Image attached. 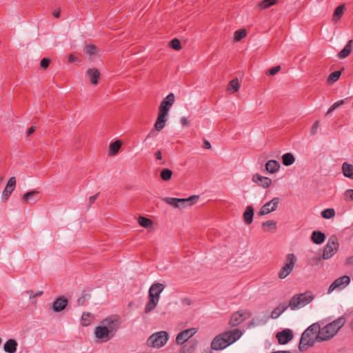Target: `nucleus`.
<instances>
[{
  "label": "nucleus",
  "mask_w": 353,
  "mask_h": 353,
  "mask_svg": "<svg viewBox=\"0 0 353 353\" xmlns=\"http://www.w3.org/2000/svg\"><path fill=\"white\" fill-rule=\"evenodd\" d=\"M199 198L198 195H192L186 199H179V202L185 203V207L191 206L198 201Z\"/></svg>",
  "instance_id": "473e14b6"
},
{
  "label": "nucleus",
  "mask_w": 353,
  "mask_h": 353,
  "mask_svg": "<svg viewBox=\"0 0 353 353\" xmlns=\"http://www.w3.org/2000/svg\"><path fill=\"white\" fill-rule=\"evenodd\" d=\"M164 288L165 285L162 283H153L149 290V297L153 298L154 300L159 301L160 299V294Z\"/></svg>",
  "instance_id": "f3484780"
},
{
  "label": "nucleus",
  "mask_w": 353,
  "mask_h": 353,
  "mask_svg": "<svg viewBox=\"0 0 353 353\" xmlns=\"http://www.w3.org/2000/svg\"><path fill=\"white\" fill-rule=\"evenodd\" d=\"M239 88L240 83H239L238 79H234L229 82L228 90L232 88L233 90V92H236L239 90Z\"/></svg>",
  "instance_id": "c03bdc74"
},
{
  "label": "nucleus",
  "mask_w": 353,
  "mask_h": 353,
  "mask_svg": "<svg viewBox=\"0 0 353 353\" xmlns=\"http://www.w3.org/2000/svg\"><path fill=\"white\" fill-rule=\"evenodd\" d=\"M16 186V179L12 176L8 180L7 185L2 194L3 201H6L10 197L12 192L14 191Z\"/></svg>",
  "instance_id": "a211bd4d"
},
{
  "label": "nucleus",
  "mask_w": 353,
  "mask_h": 353,
  "mask_svg": "<svg viewBox=\"0 0 353 353\" xmlns=\"http://www.w3.org/2000/svg\"><path fill=\"white\" fill-rule=\"evenodd\" d=\"M181 123L183 126H188L189 125V121L186 117H182L181 119Z\"/></svg>",
  "instance_id": "680f3d73"
},
{
  "label": "nucleus",
  "mask_w": 353,
  "mask_h": 353,
  "mask_svg": "<svg viewBox=\"0 0 353 353\" xmlns=\"http://www.w3.org/2000/svg\"><path fill=\"white\" fill-rule=\"evenodd\" d=\"M353 43V40L350 39L347 41L346 46L342 49L338 54V57L340 59H345L348 57L352 52V44Z\"/></svg>",
  "instance_id": "cd10ccee"
},
{
  "label": "nucleus",
  "mask_w": 353,
  "mask_h": 353,
  "mask_svg": "<svg viewBox=\"0 0 353 353\" xmlns=\"http://www.w3.org/2000/svg\"><path fill=\"white\" fill-rule=\"evenodd\" d=\"M97 48L92 44L86 45L84 48V52L90 57L97 54Z\"/></svg>",
  "instance_id": "58836bf2"
},
{
  "label": "nucleus",
  "mask_w": 353,
  "mask_h": 353,
  "mask_svg": "<svg viewBox=\"0 0 353 353\" xmlns=\"http://www.w3.org/2000/svg\"><path fill=\"white\" fill-rule=\"evenodd\" d=\"M175 101V97L173 93H170L165 98L161 101L159 108V114L168 116V112L171 106L174 104Z\"/></svg>",
  "instance_id": "1a4fd4ad"
},
{
  "label": "nucleus",
  "mask_w": 353,
  "mask_h": 353,
  "mask_svg": "<svg viewBox=\"0 0 353 353\" xmlns=\"http://www.w3.org/2000/svg\"><path fill=\"white\" fill-rule=\"evenodd\" d=\"M281 70V66L280 65H276L275 67H273L272 68H270V70H268L267 72H266V74L268 75H270V76H274L275 75L279 70Z\"/></svg>",
  "instance_id": "864d4df0"
},
{
  "label": "nucleus",
  "mask_w": 353,
  "mask_h": 353,
  "mask_svg": "<svg viewBox=\"0 0 353 353\" xmlns=\"http://www.w3.org/2000/svg\"><path fill=\"white\" fill-rule=\"evenodd\" d=\"M344 103L343 100H340L336 102H335L333 105H331V107L328 109L327 112H326V115L330 114L331 112H332L336 108L339 107L340 105H343Z\"/></svg>",
  "instance_id": "3c124183"
},
{
  "label": "nucleus",
  "mask_w": 353,
  "mask_h": 353,
  "mask_svg": "<svg viewBox=\"0 0 353 353\" xmlns=\"http://www.w3.org/2000/svg\"><path fill=\"white\" fill-rule=\"evenodd\" d=\"M77 61H78V58L76 56H74V54H70L68 56V63H73V62H75Z\"/></svg>",
  "instance_id": "bf43d9fd"
},
{
  "label": "nucleus",
  "mask_w": 353,
  "mask_h": 353,
  "mask_svg": "<svg viewBox=\"0 0 353 353\" xmlns=\"http://www.w3.org/2000/svg\"><path fill=\"white\" fill-rule=\"evenodd\" d=\"M100 324L106 327L111 335L114 336L121 325V317L117 314H112L103 319Z\"/></svg>",
  "instance_id": "39448f33"
},
{
  "label": "nucleus",
  "mask_w": 353,
  "mask_h": 353,
  "mask_svg": "<svg viewBox=\"0 0 353 353\" xmlns=\"http://www.w3.org/2000/svg\"><path fill=\"white\" fill-rule=\"evenodd\" d=\"M86 74L90 78V82L93 85H97L101 77L100 71L97 68H90L87 70Z\"/></svg>",
  "instance_id": "aec40b11"
},
{
  "label": "nucleus",
  "mask_w": 353,
  "mask_h": 353,
  "mask_svg": "<svg viewBox=\"0 0 353 353\" xmlns=\"http://www.w3.org/2000/svg\"><path fill=\"white\" fill-rule=\"evenodd\" d=\"M18 343L16 340L8 339L3 345V350L7 353H14L17 351Z\"/></svg>",
  "instance_id": "5701e85b"
},
{
  "label": "nucleus",
  "mask_w": 353,
  "mask_h": 353,
  "mask_svg": "<svg viewBox=\"0 0 353 353\" xmlns=\"http://www.w3.org/2000/svg\"><path fill=\"white\" fill-rule=\"evenodd\" d=\"M196 330L195 328L186 329L180 332L176 338V343L179 345H183L188 341L195 333Z\"/></svg>",
  "instance_id": "ddd939ff"
},
{
  "label": "nucleus",
  "mask_w": 353,
  "mask_h": 353,
  "mask_svg": "<svg viewBox=\"0 0 353 353\" xmlns=\"http://www.w3.org/2000/svg\"><path fill=\"white\" fill-rule=\"evenodd\" d=\"M288 307H290V303L288 304L285 303H280L272 311L270 317L274 319L278 318Z\"/></svg>",
  "instance_id": "412c9836"
},
{
  "label": "nucleus",
  "mask_w": 353,
  "mask_h": 353,
  "mask_svg": "<svg viewBox=\"0 0 353 353\" xmlns=\"http://www.w3.org/2000/svg\"><path fill=\"white\" fill-rule=\"evenodd\" d=\"M168 340V334L165 331H160L152 334L147 340V344L150 347H161Z\"/></svg>",
  "instance_id": "423d86ee"
},
{
  "label": "nucleus",
  "mask_w": 353,
  "mask_h": 353,
  "mask_svg": "<svg viewBox=\"0 0 353 353\" xmlns=\"http://www.w3.org/2000/svg\"><path fill=\"white\" fill-rule=\"evenodd\" d=\"M158 302L159 301L154 300L153 298L149 297V301L146 303L144 309L145 313L148 314L152 311L157 305Z\"/></svg>",
  "instance_id": "c9c22d12"
},
{
  "label": "nucleus",
  "mask_w": 353,
  "mask_h": 353,
  "mask_svg": "<svg viewBox=\"0 0 353 353\" xmlns=\"http://www.w3.org/2000/svg\"><path fill=\"white\" fill-rule=\"evenodd\" d=\"M346 265H352L353 266V255L348 257L346 259Z\"/></svg>",
  "instance_id": "0e129e2a"
},
{
  "label": "nucleus",
  "mask_w": 353,
  "mask_h": 353,
  "mask_svg": "<svg viewBox=\"0 0 353 353\" xmlns=\"http://www.w3.org/2000/svg\"><path fill=\"white\" fill-rule=\"evenodd\" d=\"M345 10V6L344 4H341L336 7L334 11L332 21L334 22H338L341 19Z\"/></svg>",
  "instance_id": "c756f323"
},
{
  "label": "nucleus",
  "mask_w": 353,
  "mask_h": 353,
  "mask_svg": "<svg viewBox=\"0 0 353 353\" xmlns=\"http://www.w3.org/2000/svg\"><path fill=\"white\" fill-rule=\"evenodd\" d=\"M68 304V299L63 296H59L52 303V309L55 312L63 311Z\"/></svg>",
  "instance_id": "dca6fc26"
},
{
  "label": "nucleus",
  "mask_w": 353,
  "mask_h": 353,
  "mask_svg": "<svg viewBox=\"0 0 353 353\" xmlns=\"http://www.w3.org/2000/svg\"><path fill=\"white\" fill-rule=\"evenodd\" d=\"M91 297L90 294L85 290L82 292L81 296L77 299V304L79 306L84 305L85 302Z\"/></svg>",
  "instance_id": "a19ab883"
},
{
  "label": "nucleus",
  "mask_w": 353,
  "mask_h": 353,
  "mask_svg": "<svg viewBox=\"0 0 353 353\" xmlns=\"http://www.w3.org/2000/svg\"><path fill=\"white\" fill-rule=\"evenodd\" d=\"M295 161L294 157L292 153H285L282 156V163L285 166L291 165Z\"/></svg>",
  "instance_id": "f704fd0d"
},
{
  "label": "nucleus",
  "mask_w": 353,
  "mask_h": 353,
  "mask_svg": "<svg viewBox=\"0 0 353 353\" xmlns=\"http://www.w3.org/2000/svg\"><path fill=\"white\" fill-rule=\"evenodd\" d=\"M197 345L196 340H190L181 347L179 353H193Z\"/></svg>",
  "instance_id": "4be33fe9"
},
{
  "label": "nucleus",
  "mask_w": 353,
  "mask_h": 353,
  "mask_svg": "<svg viewBox=\"0 0 353 353\" xmlns=\"http://www.w3.org/2000/svg\"><path fill=\"white\" fill-rule=\"evenodd\" d=\"M163 201L174 208H180L179 199L178 198L165 197L163 199Z\"/></svg>",
  "instance_id": "37998d69"
},
{
  "label": "nucleus",
  "mask_w": 353,
  "mask_h": 353,
  "mask_svg": "<svg viewBox=\"0 0 353 353\" xmlns=\"http://www.w3.org/2000/svg\"><path fill=\"white\" fill-rule=\"evenodd\" d=\"M325 235L321 231L315 230L312 233L311 240L315 244H321L325 240Z\"/></svg>",
  "instance_id": "b1692460"
},
{
  "label": "nucleus",
  "mask_w": 353,
  "mask_h": 353,
  "mask_svg": "<svg viewBox=\"0 0 353 353\" xmlns=\"http://www.w3.org/2000/svg\"><path fill=\"white\" fill-rule=\"evenodd\" d=\"M36 130V128L34 126H31L28 128V131H27V135L28 136H30L31 135L32 133H34Z\"/></svg>",
  "instance_id": "e2e57ef3"
},
{
  "label": "nucleus",
  "mask_w": 353,
  "mask_h": 353,
  "mask_svg": "<svg viewBox=\"0 0 353 353\" xmlns=\"http://www.w3.org/2000/svg\"><path fill=\"white\" fill-rule=\"evenodd\" d=\"M26 292L27 294H29L30 299L34 298L35 294H34V292L32 290H28Z\"/></svg>",
  "instance_id": "774afa93"
},
{
  "label": "nucleus",
  "mask_w": 353,
  "mask_h": 353,
  "mask_svg": "<svg viewBox=\"0 0 353 353\" xmlns=\"http://www.w3.org/2000/svg\"><path fill=\"white\" fill-rule=\"evenodd\" d=\"M279 168L280 163L276 160H269L265 163V170L271 174L276 172Z\"/></svg>",
  "instance_id": "393cba45"
},
{
  "label": "nucleus",
  "mask_w": 353,
  "mask_h": 353,
  "mask_svg": "<svg viewBox=\"0 0 353 353\" xmlns=\"http://www.w3.org/2000/svg\"><path fill=\"white\" fill-rule=\"evenodd\" d=\"M122 145V142L120 140H117L110 143L109 147V155L112 156L117 154Z\"/></svg>",
  "instance_id": "2f4dec72"
},
{
  "label": "nucleus",
  "mask_w": 353,
  "mask_h": 353,
  "mask_svg": "<svg viewBox=\"0 0 353 353\" xmlns=\"http://www.w3.org/2000/svg\"><path fill=\"white\" fill-rule=\"evenodd\" d=\"M95 336L97 339H101L103 342H106L113 338L109 330L103 325H100L95 328Z\"/></svg>",
  "instance_id": "4468645a"
},
{
  "label": "nucleus",
  "mask_w": 353,
  "mask_h": 353,
  "mask_svg": "<svg viewBox=\"0 0 353 353\" xmlns=\"http://www.w3.org/2000/svg\"><path fill=\"white\" fill-rule=\"evenodd\" d=\"M335 214V210L333 208H327L321 213L322 217L327 219L333 218Z\"/></svg>",
  "instance_id": "ea45409f"
},
{
  "label": "nucleus",
  "mask_w": 353,
  "mask_h": 353,
  "mask_svg": "<svg viewBox=\"0 0 353 353\" xmlns=\"http://www.w3.org/2000/svg\"><path fill=\"white\" fill-rule=\"evenodd\" d=\"M52 14L55 18H59L61 14L60 10H54L52 12Z\"/></svg>",
  "instance_id": "69168bd1"
},
{
  "label": "nucleus",
  "mask_w": 353,
  "mask_h": 353,
  "mask_svg": "<svg viewBox=\"0 0 353 353\" xmlns=\"http://www.w3.org/2000/svg\"><path fill=\"white\" fill-rule=\"evenodd\" d=\"M276 3L277 0H263L256 5V8L260 10H265L276 4Z\"/></svg>",
  "instance_id": "72a5a7b5"
},
{
  "label": "nucleus",
  "mask_w": 353,
  "mask_h": 353,
  "mask_svg": "<svg viewBox=\"0 0 353 353\" xmlns=\"http://www.w3.org/2000/svg\"><path fill=\"white\" fill-rule=\"evenodd\" d=\"M172 171L168 168H163L160 173V177L162 180L168 181L171 179Z\"/></svg>",
  "instance_id": "4c0bfd02"
},
{
  "label": "nucleus",
  "mask_w": 353,
  "mask_h": 353,
  "mask_svg": "<svg viewBox=\"0 0 353 353\" xmlns=\"http://www.w3.org/2000/svg\"><path fill=\"white\" fill-rule=\"evenodd\" d=\"M252 180L254 183H258L259 185L264 188L270 187L272 184L271 179L266 176H263L259 174L253 175Z\"/></svg>",
  "instance_id": "6ab92c4d"
},
{
  "label": "nucleus",
  "mask_w": 353,
  "mask_h": 353,
  "mask_svg": "<svg viewBox=\"0 0 353 353\" xmlns=\"http://www.w3.org/2000/svg\"><path fill=\"white\" fill-rule=\"evenodd\" d=\"M321 325L319 323H314L310 325L302 334L299 345L301 352L306 351L310 347H312L316 342H322L320 336Z\"/></svg>",
  "instance_id": "f257e3e1"
},
{
  "label": "nucleus",
  "mask_w": 353,
  "mask_h": 353,
  "mask_svg": "<svg viewBox=\"0 0 353 353\" xmlns=\"http://www.w3.org/2000/svg\"><path fill=\"white\" fill-rule=\"evenodd\" d=\"M203 148H205V149H210L211 148L210 143L208 140L204 139L203 144Z\"/></svg>",
  "instance_id": "052dcab7"
},
{
  "label": "nucleus",
  "mask_w": 353,
  "mask_h": 353,
  "mask_svg": "<svg viewBox=\"0 0 353 353\" xmlns=\"http://www.w3.org/2000/svg\"><path fill=\"white\" fill-rule=\"evenodd\" d=\"M341 170L344 176L352 179H353V165L347 162H344L342 164Z\"/></svg>",
  "instance_id": "bb28decb"
},
{
  "label": "nucleus",
  "mask_w": 353,
  "mask_h": 353,
  "mask_svg": "<svg viewBox=\"0 0 353 353\" xmlns=\"http://www.w3.org/2000/svg\"><path fill=\"white\" fill-rule=\"evenodd\" d=\"M167 117L168 116L163 115V114H161L158 113V117H157V119L156 122H155L154 125V129H152L150 132V133L147 135L145 139L150 138V137L154 136L155 135V133H154L155 130L159 132V131L163 130V128L165 127V123H166V121L168 120Z\"/></svg>",
  "instance_id": "f8f14e48"
},
{
  "label": "nucleus",
  "mask_w": 353,
  "mask_h": 353,
  "mask_svg": "<svg viewBox=\"0 0 353 353\" xmlns=\"http://www.w3.org/2000/svg\"><path fill=\"white\" fill-rule=\"evenodd\" d=\"M319 126V121H316L313 124L312 129H311V134L314 135L316 134V130Z\"/></svg>",
  "instance_id": "6e6d98bb"
},
{
  "label": "nucleus",
  "mask_w": 353,
  "mask_h": 353,
  "mask_svg": "<svg viewBox=\"0 0 353 353\" xmlns=\"http://www.w3.org/2000/svg\"><path fill=\"white\" fill-rule=\"evenodd\" d=\"M138 222L141 227L145 228H149L153 224V222L151 219L141 216L139 217Z\"/></svg>",
  "instance_id": "e433bc0d"
},
{
  "label": "nucleus",
  "mask_w": 353,
  "mask_h": 353,
  "mask_svg": "<svg viewBox=\"0 0 353 353\" xmlns=\"http://www.w3.org/2000/svg\"><path fill=\"white\" fill-rule=\"evenodd\" d=\"M341 75V72L340 70L334 71L329 75L327 81L331 83L335 82L340 78Z\"/></svg>",
  "instance_id": "49530a36"
},
{
  "label": "nucleus",
  "mask_w": 353,
  "mask_h": 353,
  "mask_svg": "<svg viewBox=\"0 0 353 353\" xmlns=\"http://www.w3.org/2000/svg\"><path fill=\"white\" fill-rule=\"evenodd\" d=\"M250 316V312L246 310H239L234 312L230 317L229 325L231 327L237 326Z\"/></svg>",
  "instance_id": "6e6552de"
},
{
  "label": "nucleus",
  "mask_w": 353,
  "mask_h": 353,
  "mask_svg": "<svg viewBox=\"0 0 353 353\" xmlns=\"http://www.w3.org/2000/svg\"><path fill=\"white\" fill-rule=\"evenodd\" d=\"M345 318L340 316L332 322L327 324L326 325L321 327L320 338L323 341H326L334 336L338 331L344 325L345 323Z\"/></svg>",
  "instance_id": "7ed1b4c3"
},
{
  "label": "nucleus",
  "mask_w": 353,
  "mask_h": 353,
  "mask_svg": "<svg viewBox=\"0 0 353 353\" xmlns=\"http://www.w3.org/2000/svg\"><path fill=\"white\" fill-rule=\"evenodd\" d=\"M51 63L50 58L44 57L41 60L40 66L42 69L46 70L48 68Z\"/></svg>",
  "instance_id": "603ef678"
},
{
  "label": "nucleus",
  "mask_w": 353,
  "mask_h": 353,
  "mask_svg": "<svg viewBox=\"0 0 353 353\" xmlns=\"http://www.w3.org/2000/svg\"><path fill=\"white\" fill-rule=\"evenodd\" d=\"M242 335L239 329L225 331L216 336L211 343V349L221 350L236 341Z\"/></svg>",
  "instance_id": "f03ea898"
},
{
  "label": "nucleus",
  "mask_w": 353,
  "mask_h": 353,
  "mask_svg": "<svg viewBox=\"0 0 353 353\" xmlns=\"http://www.w3.org/2000/svg\"><path fill=\"white\" fill-rule=\"evenodd\" d=\"M246 35H247V32H246L245 29H240V30L235 31L234 35V39L235 41H239L243 38L245 37Z\"/></svg>",
  "instance_id": "79ce46f5"
},
{
  "label": "nucleus",
  "mask_w": 353,
  "mask_h": 353,
  "mask_svg": "<svg viewBox=\"0 0 353 353\" xmlns=\"http://www.w3.org/2000/svg\"><path fill=\"white\" fill-rule=\"evenodd\" d=\"M350 282V278L348 276H342L334 281L328 288V292H332L335 289L342 290L346 287Z\"/></svg>",
  "instance_id": "9d476101"
},
{
  "label": "nucleus",
  "mask_w": 353,
  "mask_h": 353,
  "mask_svg": "<svg viewBox=\"0 0 353 353\" xmlns=\"http://www.w3.org/2000/svg\"><path fill=\"white\" fill-rule=\"evenodd\" d=\"M155 155V157L157 160H161L162 159V155H161V152L160 150H158L155 152L154 154Z\"/></svg>",
  "instance_id": "338daca9"
},
{
  "label": "nucleus",
  "mask_w": 353,
  "mask_h": 353,
  "mask_svg": "<svg viewBox=\"0 0 353 353\" xmlns=\"http://www.w3.org/2000/svg\"><path fill=\"white\" fill-rule=\"evenodd\" d=\"M338 251L337 246H335L334 248H332L330 245H325L323 254L322 258L323 259H330L336 252Z\"/></svg>",
  "instance_id": "7c9ffc66"
},
{
  "label": "nucleus",
  "mask_w": 353,
  "mask_h": 353,
  "mask_svg": "<svg viewBox=\"0 0 353 353\" xmlns=\"http://www.w3.org/2000/svg\"><path fill=\"white\" fill-rule=\"evenodd\" d=\"M91 314L89 312H83L81 316V325L83 326H88L90 324Z\"/></svg>",
  "instance_id": "a18cd8bd"
},
{
  "label": "nucleus",
  "mask_w": 353,
  "mask_h": 353,
  "mask_svg": "<svg viewBox=\"0 0 353 353\" xmlns=\"http://www.w3.org/2000/svg\"><path fill=\"white\" fill-rule=\"evenodd\" d=\"M254 216V208L252 205L247 206L244 213L243 219L246 224L250 225L252 223Z\"/></svg>",
  "instance_id": "c85d7f7f"
},
{
  "label": "nucleus",
  "mask_w": 353,
  "mask_h": 353,
  "mask_svg": "<svg viewBox=\"0 0 353 353\" xmlns=\"http://www.w3.org/2000/svg\"><path fill=\"white\" fill-rule=\"evenodd\" d=\"M262 227L264 231H268V229L266 228V227H268L270 228L275 229L276 227V222L274 221H267L265 222H263L262 223Z\"/></svg>",
  "instance_id": "09e8293b"
},
{
  "label": "nucleus",
  "mask_w": 353,
  "mask_h": 353,
  "mask_svg": "<svg viewBox=\"0 0 353 353\" xmlns=\"http://www.w3.org/2000/svg\"><path fill=\"white\" fill-rule=\"evenodd\" d=\"M170 46L176 50H179L181 49V44L179 39L174 38L172 39L170 42Z\"/></svg>",
  "instance_id": "de8ad7c7"
},
{
  "label": "nucleus",
  "mask_w": 353,
  "mask_h": 353,
  "mask_svg": "<svg viewBox=\"0 0 353 353\" xmlns=\"http://www.w3.org/2000/svg\"><path fill=\"white\" fill-rule=\"evenodd\" d=\"M276 337L281 345H285L293 338V332L290 329H285L276 333Z\"/></svg>",
  "instance_id": "2eb2a0df"
},
{
  "label": "nucleus",
  "mask_w": 353,
  "mask_h": 353,
  "mask_svg": "<svg viewBox=\"0 0 353 353\" xmlns=\"http://www.w3.org/2000/svg\"><path fill=\"white\" fill-rule=\"evenodd\" d=\"M321 261V258L319 256L312 257L311 259V264L312 265H318Z\"/></svg>",
  "instance_id": "4d7b16f0"
},
{
  "label": "nucleus",
  "mask_w": 353,
  "mask_h": 353,
  "mask_svg": "<svg viewBox=\"0 0 353 353\" xmlns=\"http://www.w3.org/2000/svg\"><path fill=\"white\" fill-rule=\"evenodd\" d=\"M314 299V296L311 294L310 292L295 294L290 299V307L294 310L296 308L304 307L311 303Z\"/></svg>",
  "instance_id": "20e7f679"
},
{
  "label": "nucleus",
  "mask_w": 353,
  "mask_h": 353,
  "mask_svg": "<svg viewBox=\"0 0 353 353\" xmlns=\"http://www.w3.org/2000/svg\"><path fill=\"white\" fill-rule=\"evenodd\" d=\"M296 261V256L293 253L288 254L284 265L280 269L278 276L281 279L286 278L293 270Z\"/></svg>",
  "instance_id": "0eeeda50"
},
{
  "label": "nucleus",
  "mask_w": 353,
  "mask_h": 353,
  "mask_svg": "<svg viewBox=\"0 0 353 353\" xmlns=\"http://www.w3.org/2000/svg\"><path fill=\"white\" fill-rule=\"evenodd\" d=\"M39 191L38 190H32L26 192L22 196V201L23 202L26 203H30L31 201H33V203L36 202V200H34V197L39 194Z\"/></svg>",
  "instance_id": "a878e982"
},
{
  "label": "nucleus",
  "mask_w": 353,
  "mask_h": 353,
  "mask_svg": "<svg viewBox=\"0 0 353 353\" xmlns=\"http://www.w3.org/2000/svg\"><path fill=\"white\" fill-rule=\"evenodd\" d=\"M326 245H330L332 248H334L335 246H337L339 248V243H338V239L335 235L331 236L328 241Z\"/></svg>",
  "instance_id": "8fccbe9b"
},
{
  "label": "nucleus",
  "mask_w": 353,
  "mask_h": 353,
  "mask_svg": "<svg viewBox=\"0 0 353 353\" xmlns=\"http://www.w3.org/2000/svg\"><path fill=\"white\" fill-rule=\"evenodd\" d=\"M99 194V192L97 193L96 194L91 196L89 198V206L91 205V204L94 203L96 199H97L98 196Z\"/></svg>",
  "instance_id": "13d9d810"
},
{
  "label": "nucleus",
  "mask_w": 353,
  "mask_h": 353,
  "mask_svg": "<svg viewBox=\"0 0 353 353\" xmlns=\"http://www.w3.org/2000/svg\"><path fill=\"white\" fill-rule=\"evenodd\" d=\"M280 199L278 197L273 198L271 201L264 204L260 211L259 212V216H263L274 211L276 209L277 205L279 203Z\"/></svg>",
  "instance_id": "9b49d317"
},
{
  "label": "nucleus",
  "mask_w": 353,
  "mask_h": 353,
  "mask_svg": "<svg viewBox=\"0 0 353 353\" xmlns=\"http://www.w3.org/2000/svg\"><path fill=\"white\" fill-rule=\"evenodd\" d=\"M344 196L346 201H353V190H347L345 192Z\"/></svg>",
  "instance_id": "5fc2aeb1"
}]
</instances>
